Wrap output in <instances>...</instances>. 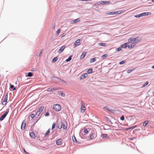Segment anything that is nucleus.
I'll list each match as a JSON object with an SVG mask.
<instances>
[{"label":"nucleus","mask_w":154,"mask_h":154,"mask_svg":"<svg viewBox=\"0 0 154 154\" xmlns=\"http://www.w3.org/2000/svg\"><path fill=\"white\" fill-rule=\"evenodd\" d=\"M79 21V19H77L74 20L73 21H72V23H75L78 22Z\"/></svg>","instance_id":"nucleus-26"},{"label":"nucleus","mask_w":154,"mask_h":154,"mask_svg":"<svg viewBox=\"0 0 154 154\" xmlns=\"http://www.w3.org/2000/svg\"><path fill=\"white\" fill-rule=\"evenodd\" d=\"M72 139L73 141H74V142H77L76 140L75 136L72 137Z\"/></svg>","instance_id":"nucleus-36"},{"label":"nucleus","mask_w":154,"mask_h":154,"mask_svg":"<svg viewBox=\"0 0 154 154\" xmlns=\"http://www.w3.org/2000/svg\"><path fill=\"white\" fill-rule=\"evenodd\" d=\"M8 95L6 94L5 97V98L4 99L2 103V104L3 105H5L7 104V101L8 99Z\"/></svg>","instance_id":"nucleus-6"},{"label":"nucleus","mask_w":154,"mask_h":154,"mask_svg":"<svg viewBox=\"0 0 154 154\" xmlns=\"http://www.w3.org/2000/svg\"><path fill=\"white\" fill-rule=\"evenodd\" d=\"M44 109V106H42L40 107L39 108V109H38V111H37V112L36 113V114L35 115V117H38V116H39L40 114H41V113L42 112Z\"/></svg>","instance_id":"nucleus-3"},{"label":"nucleus","mask_w":154,"mask_h":154,"mask_svg":"<svg viewBox=\"0 0 154 154\" xmlns=\"http://www.w3.org/2000/svg\"><path fill=\"white\" fill-rule=\"evenodd\" d=\"M108 15H114L115 14L114 12H108L107 13Z\"/></svg>","instance_id":"nucleus-33"},{"label":"nucleus","mask_w":154,"mask_h":154,"mask_svg":"<svg viewBox=\"0 0 154 154\" xmlns=\"http://www.w3.org/2000/svg\"><path fill=\"white\" fill-rule=\"evenodd\" d=\"M60 32V29H59L56 32V34L57 35H58Z\"/></svg>","instance_id":"nucleus-39"},{"label":"nucleus","mask_w":154,"mask_h":154,"mask_svg":"<svg viewBox=\"0 0 154 154\" xmlns=\"http://www.w3.org/2000/svg\"><path fill=\"white\" fill-rule=\"evenodd\" d=\"M49 113L48 112H47L45 114V116H49Z\"/></svg>","instance_id":"nucleus-49"},{"label":"nucleus","mask_w":154,"mask_h":154,"mask_svg":"<svg viewBox=\"0 0 154 154\" xmlns=\"http://www.w3.org/2000/svg\"><path fill=\"white\" fill-rule=\"evenodd\" d=\"M30 136L31 137L35 138V133L33 132H32L30 134Z\"/></svg>","instance_id":"nucleus-19"},{"label":"nucleus","mask_w":154,"mask_h":154,"mask_svg":"<svg viewBox=\"0 0 154 154\" xmlns=\"http://www.w3.org/2000/svg\"><path fill=\"white\" fill-rule=\"evenodd\" d=\"M58 89V88H48L47 90V91H51L54 90H57Z\"/></svg>","instance_id":"nucleus-13"},{"label":"nucleus","mask_w":154,"mask_h":154,"mask_svg":"<svg viewBox=\"0 0 154 154\" xmlns=\"http://www.w3.org/2000/svg\"><path fill=\"white\" fill-rule=\"evenodd\" d=\"M10 88L12 90H16L14 86L13 85H11Z\"/></svg>","instance_id":"nucleus-23"},{"label":"nucleus","mask_w":154,"mask_h":154,"mask_svg":"<svg viewBox=\"0 0 154 154\" xmlns=\"http://www.w3.org/2000/svg\"><path fill=\"white\" fill-rule=\"evenodd\" d=\"M120 119L122 120H124V119H125V118H124V117L123 116H122L121 117V118H120Z\"/></svg>","instance_id":"nucleus-47"},{"label":"nucleus","mask_w":154,"mask_h":154,"mask_svg":"<svg viewBox=\"0 0 154 154\" xmlns=\"http://www.w3.org/2000/svg\"><path fill=\"white\" fill-rule=\"evenodd\" d=\"M32 76V73L31 72H29L28 73L27 75V76L31 77Z\"/></svg>","instance_id":"nucleus-37"},{"label":"nucleus","mask_w":154,"mask_h":154,"mask_svg":"<svg viewBox=\"0 0 154 154\" xmlns=\"http://www.w3.org/2000/svg\"><path fill=\"white\" fill-rule=\"evenodd\" d=\"M148 122L149 121H145L143 124V126H146L147 125Z\"/></svg>","instance_id":"nucleus-24"},{"label":"nucleus","mask_w":154,"mask_h":154,"mask_svg":"<svg viewBox=\"0 0 154 154\" xmlns=\"http://www.w3.org/2000/svg\"><path fill=\"white\" fill-rule=\"evenodd\" d=\"M26 122L25 120H24L21 126V129L23 130H24L25 129L26 127Z\"/></svg>","instance_id":"nucleus-8"},{"label":"nucleus","mask_w":154,"mask_h":154,"mask_svg":"<svg viewBox=\"0 0 154 154\" xmlns=\"http://www.w3.org/2000/svg\"><path fill=\"white\" fill-rule=\"evenodd\" d=\"M65 35V34L64 33H63V34H62V37H63V36H64Z\"/></svg>","instance_id":"nucleus-51"},{"label":"nucleus","mask_w":154,"mask_h":154,"mask_svg":"<svg viewBox=\"0 0 154 154\" xmlns=\"http://www.w3.org/2000/svg\"><path fill=\"white\" fill-rule=\"evenodd\" d=\"M84 132L85 133H87L88 132V130L87 129H85L84 131Z\"/></svg>","instance_id":"nucleus-48"},{"label":"nucleus","mask_w":154,"mask_h":154,"mask_svg":"<svg viewBox=\"0 0 154 154\" xmlns=\"http://www.w3.org/2000/svg\"><path fill=\"white\" fill-rule=\"evenodd\" d=\"M58 94H59L61 96L64 97L65 96V94L60 91L59 92Z\"/></svg>","instance_id":"nucleus-29"},{"label":"nucleus","mask_w":154,"mask_h":154,"mask_svg":"<svg viewBox=\"0 0 154 154\" xmlns=\"http://www.w3.org/2000/svg\"><path fill=\"white\" fill-rule=\"evenodd\" d=\"M61 125H62V126L63 127V128L64 129H66L67 128V124L66 122H62L61 123Z\"/></svg>","instance_id":"nucleus-11"},{"label":"nucleus","mask_w":154,"mask_h":154,"mask_svg":"<svg viewBox=\"0 0 154 154\" xmlns=\"http://www.w3.org/2000/svg\"><path fill=\"white\" fill-rule=\"evenodd\" d=\"M62 125H61V123L60 124H59L58 125V128L59 129H60L62 128Z\"/></svg>","instance_id":"nucleus-38"},{"label":"nucleus","mask_w":154,"mask_h":154,"mask_svg":"<svg viewBox=\"0 0 154 154\" xmlns=\"http://www.w3.org/2000/svg\"><path fill=\"white\" fill-rule=\"evenodd\" d=\"M81 41V39H79L77 40L74 42V48H75L76 47L79 46L81 44L80 41Z\"/></svg>","instance_id":"nucleus-5"},{"label":"nucleus","mask_w":154,"mask_h":154,"mask_svg":"<svg viewBox=\"0 0 154 154\" xmlns=\"http://www.w3.org/2000/svg\"><path fill=\"white\" fill-rule=\"evenodd\" d=\"M107 136V135L106 134H103L101 135V137L103 138H106Z\"/></svg>","instance_id":"nucleus-35"},{"label":"nucleus","mask_w":154,"mask_h":154,"mask_svg":"<svg viewBox=\"0 0 154 154\" xmlns=\"http://www.w3.org/2000/svg\"><path fill=\"white\" fill-rule=\"evenodd\" d=\"M96 137V134L95 133H92L90 134L89 138L91 139H93L95 138Z\"/></svg>","instance_id":"nucleus-9"},{"label":"nucleus","mask_w":154,"mask_h":154,"mask_svg":"<svg viewBox=\"0 0 154 154\" xmlns=\"http://www.w3.org/2000/svg\"><path fill=\"white\" fill-rule=\"evenodd\" d=\"M8 112L6 111V112L4 114L2 115L0 118V120L1 121L4 118H5L6 116L8 114Z\"/></svg>","instance_id":"nucleus-7"},{"label":"nucleus","mask_w":154,"mask_h":154,"mask_svg":"<svg viewBox=\"0 0 154 154\" xmlns=\"http://www.w3.org/2000/svg\"><path fill=\"white\" fill-rule=\"evenodd\" d=\"M65 46L63 45L62 46L58 51V53L59 54L61 53L65 48Z\"/></svg>","instance_id":"nucleus-12"},{"label":"nucleus","mask_w":154,"mask_h":154,"mask_svg":"<svg viewBox=\"0 0 154 154\" xmlns=\"http://www.w3.org/2000/svg\"><path fill=\"white\" fill-rule=\"evenodd\" d=\"M58 60V58L57 57H55L52 60V63H54L56 61H57Z\"/></svg>","instance_id":"nucleus-21"},{"label":"nucleus","mask_w":154,"mask_h":154,"mask_svg":"<svg viewBox=\"0 0 154 154\" xmlns=\"http://www.w3.org/2000/svg\"><path fill=\"white\" fill-rule=\"evenodd\" d=\"M53 109L56 111H59L61 110V107L59 104H56L53 106Z\"/></svg>","instance_id":"nucleus-2"},{"label":"nucleus","mask_w":154,"mask_h":154,"mask_svg":"<svg viewBox=\"0 0 154 154\" xmlns=\"http://www.w3.org/2000/svg\"><path fill=\"white\" fill-rule=\"evenodd\" d=\"M99 45L101 46H105L106 45V44L104 43H100L99 44Z\"/></svg>","instance_id":"nucleus-34"},{"label":"nucleus","mask_w":154,"mask_h":154,"mask_svg":"<svg viewBox=\"0 0 154 154\" xmlns=\"http://www.w3.org/2000/svg\"><path fill=\"white\" fill-rule=\"evenodd\" d=\"M129 43H126L125 44H124L123 45H122L121 46V47L125 48H126L127 47H128V44Z\"/></svg>","instance_id":"nucleus-17"},{"label":"nucleus","mask_w":154,"mask_h":154,"mask_svg":"<svg viewBox=\"0 0 154 154\" xmlns=\"http://www.w3.org/2000/svg\"><path fill=\"white\" fill-rule=\"evenodd\" d=\"M152 69H154V65L152 67Z\"/></svg>","instance_id":"nucleus-52"},{"label":"nucleus","mask_w":154,"mask_h":154,"mask_svg":"<svg viewBox=\"0 0 154 154\" xmlns=\"http://www.w3.org/2000/svg\"><path fill=\"white\" fill-rule=\"evenodd\" d=\"M141 40V38L139 37L134 38L132 37L129 38L128 40L129 43L134 45H135L137 43L140 42Z\"/></svg>","instance_id":"nucleus-1"},{"label":"nucleus","mask_w":154,"mask_h":154,"mask_svg":"<svg viewBox=\"0 0 154 154\" xmlns=\"http://www.w3.org/2000/svg\"><path fill=\"white\" fill-rule=\"evenodd\" d=\"M35 116V115L34 114H32L30 115V116L32 118H33Z\"/></svg>","instance_id":"nucleus-46"},{"label":"nucleus","mask_w":154,"mask_h":154,"mask_svg":"<svg viewBox=\"0 0 154 154\" xmlns=\"http://www.w3.org/2000/svg\"><path fill=\"white\" fill-rule=\"evenodd\" d=\"M24 151L25 152V153H26V151H25V149H24Z\"/></svg>","instance_id":"nucleus-53"},{"label":"nucleus","mask_w":154,"mask_h":154,"mask_svg":"<svg viewBox=\"0 0 154 154\" xmlns=\"http://www.w3.org/2000/svg\"><path fill=\"white\" fill-rule=\"evenodd\" d=\"M122 50L121 47H119L116 49V50L117 51H121Z\"/></svg>","instance_id":"nucleus-43"},{"label":"nucleus","mask_w":154,"mask_h":154,"mask_svg":"<svg viewBox=\"0 0 154 154\" xmlns=\"http://www.w3.org/2000/svg\"><path fill=\"white\" fill-rule=\"evenodd\" d=\"M103 109H106L108 111H110V110L109 109H108L107 108L106 106L103 107Z\"/></svg>","instance_id":"nucleus-50"},{"label":"nucleus","mask_w":154,"mask_h":154,"mask_svg":"<svg viewBox=\"0 0 154 154\" xmlns=\"http://www.w3.org/2000/svg\"><path fill=\"white\" fill-rule=\"evenodd\" d=\"M72 57V56H71V55L70 56L68 59H66V61L67 62L69 61L72 59V58H71Z\"/></svg>","instance_id":"nucleus-31"},{"label":"nucleus","mask_w":154,"mask_h":154,"mask_svg":"<svg viewBox=\"0 0 154 154\" xmlns=\"http://www.w3.org/2000/svg\"><path fill=\"white\" fill-rule=\"evenodd\" d=\"M62 140L61 139H60L57 140L56 141V144L57 146H59L61 145L62 142Z\"/></svg>","instance_id":"nucleus-14"},{"label":"nucleus","mask_w":154,"mask_h":154,"mask_svg":"<svg viewBox=\"0 0 154 154\" xmlns=\"http://www.w3.org/2000/svg\"><path fill=\"white\" fill-rule=\"evenodd\" d=\"M110 3V2L109 1L107 2L101 1L99 2V3L98 4V5H106L107 4H109Z\"/></svg>","instance_id":"nucleus-10"},{"label":"nucleus","mask_w":154,"mask_h":154,"mask_svg":"<svg viewBox=\"0 0 154 154\" xmlns=\"http://www.w3.org/2000/svg\"><path fill=\"white\" fill-rule=\"evenodd\" d=\"M50 130L51 129L50 128L48 129V130L46 131L45 134V136H46L48 135V134H49L50 132Z\"/></svg>","instance_id":"nucleus-25"},{"label":"nucleus","mask_w":154,"mask_h":154,"mask_svg":"<svg viewBox=\"0 0 154 154\" xmlns=\"http://www.w3.org/2000/svg\"><path fill=\"white\" fill-rule=\"evenodd\" d=\"M81 104V112L84 113L85 111L86 108L85 106L84 103L83 101H82Z\"/></svg>","instance_id":"nucleus-4"},{"label":"nucleus","mask_w":154,"mask_h":154,"mask_svg":"<svg viewBox=\"0 0 154 154\" xmlns=\"http://www.w3.org/2000/svg\"><path fill=\"white\" fill-rule=\"evenodd\" d=\"M149 84V82L148 81H146L145 83H144L143 86H142L141 88H143L145 87L147 85Z\"/></svg>","instance_id":"nucleus-22"},{"label":"nucleus","mask_w":154,"mask_h":154,"mask_svg":"<svg viewBox=\"0 0 154 154\" xmlns=\"http://www.w3.org/2000/svg\"><path fill=\"white\" fill-rule=\"evenodd\" d=\"M87 75V74H85L82 75V78L85 79L86 77V76L85 75Z\"/></svg>","instance_id":"nucleus-42"},{"label":"nucleus","mask_w":154,"mask_h":154,"mask_svg":"<svg viewBox=\"0 0 154 154\" xmlns=\"http://www.w3.org/2000/svg\"><path fill=\"white\" fill-rule=\"evenodd\" d=\"M129 43L128 44V47L129 48H134V44H129V42L128 43Z\"/></svg>","instance_id":"nucleus-16"},{"label":"nucleus","mask_w":154,"mask_h":154,"mask_svg":"<svg viewBox=\"0 0 154 154\" xmlns=\"http://www.w3.org/2000/svg\"><path fill=\"white\" fill-rule=\"evenodd\" d=\"M56 124L55 123H54L52 125V130L55 127Z\"/></svg>","instance_id":"nucleus-40"},{"label":"nucleus","mask_w":154,"mask_h":154,"mask_svg":"<svg viewBox=\"0 0 154 154\" xmlns=\"http://www.w3.org/2000/svg\"><path fill=\"white\" fill-rule=\"evenodd\" d=\"M152 1H153V2H154V0H152Z\"/></svg>","instance_id":"nucleus-54"},{"label":"nucleus","mask_w":154,"mask_h":154,"mask_svg":"<svg viewBox=\"0 0 154 154\" xmlns=\"http://www.w3.org/2000/svg\"><path fill=\"white\" fill-rule=\"evenodd\" d=\"M142 14L143 16L148 15V13H147V12L143 13H142Z\"/></svg>","instance_id":"nucleus-45"},{"label":"nucleus","mask_w":154,"mask_h":154,"mask_svg":"<svg viewBox=\"0 0 154 154\" xmlns=\"http://www.w3.org/2000/svg\"><path fill=\"white\" fill-rule=\"evenodd\" d=\"M86 53V52H84L80 56V59H82L84 58L85 56Z\"/></svg>","instance_id":"nucleus-15"},{"label":"nucleus","mask_w":154,"mask_h":154,"mask_svg":"<svg viewBox=\"0 0 154 154\" xmlns=\"http://www.w3.org/2000/svg\"><path fill=\"white\" fill-rule=\"evenodd\" d=\"M92 69H88L87 71V72L88 74L91 73L92 72Z\"/></svg>","instance_id":"nucleus-28"},{"label":"nucleus","mask_w":154,"mask_h":154,"mask_svg":"<svg viewBox=\"0 0 154 154\" xmlns=\"http://www.w3.org/2000/svg\"><path fill=\"white\" fill-rule=\"evenodd\" d=\"M124 11H117L114 12L115 14H121L122 13L124 12Z\"/></svg>","instance_id":"nucleus-18"},{"label":"nucleus","mask_w":154,"mask_h":154,"mask_svg":"<svg viewBox=\"0 0 154 154\" xmlns=\"http://www.w3.org/2000/svg\"><path fill=\"white\" fill-rule=\"evenodd\" d=\"M107 56H108L107 54H105L103 55L102 56V57L103 58H104L106 57Z\"/></svg>","instance_id":"nucleus-41"},{"label":"nucleus","mask_w":154,"mask_h":154,"mask_svg":"<svg viewBox=\"0 0 154 154\" xmlns=\"http://www.w3.org/2000/svg\"><path fill=\"white\" fill-rule=\"evenodd\" d=\"M136 126H137L136 125L135 126H132V127H129V128H128L126 129H125V130H130L131 129H133L134 128L136 127Z\"/></svg>","instance_id":"nucleus-20"},{"label":"nucleus","mask_w":154,"mask_h":154,"mask_svg":"<svg viewBox=\"0 0 154 154\" xmlns=\"http://www.w3.org/2000/svg\"><path fill=\"white\" fill-rule=\"evenodd\" d=\"M96 60V58H94L90 60V63H92Z\"/></svg>","instance_id":"nucleus-32"},{"label":"nucleus","mask_w":154,"mask_h":154,"mask_svg":"<svg viewBox=\"0 0 154 154\" xmlns=\"http://www.w3.org/2000/svg\"><path fill=\"white\" fill-rule=\"evenodd\" d=\"M125 60H123L121 62H120V63H119V64H124L125 63Z\"/></svg>","instance_id":"nucleus-44"},{"label":"nucleus","mask_w":154,"mask_h":154,"mask_svg":"<svg viewBox=\"0 0 154 154\" xmlns=\"http://www.w3.org/2000/svg\"><path fill=\"white\" fill-rule=\"evenodd\" d=\"M142 16H143V15H142V13L141 14H138V15H135L134 16V17H142Z\"/></svg>","instance_id":"nucleus-30"},{"label":"nucleus","mask_w":154,"mask_h":154,"mask_svg":"<svg viewBox=\"0 0 154 154\" xmlns=\"http://www.w3.org/2000/svg\"><path fill=\"white\" fill-rule=\"evenodd\" d=\"M134 69H135L134 68H132V69H130L128 70L127 71V72L128 73H130L132 71H133L134 70Z\"/></svg>","instance_id":"nucleus-27"}]
</instances>
